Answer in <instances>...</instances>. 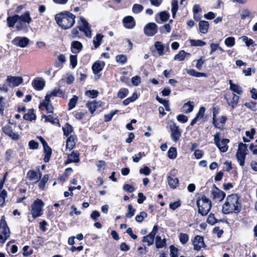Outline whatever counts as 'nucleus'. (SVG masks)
I'll return each mask as SVG.
<instances>
[{
  "label": "nucleus",
  "mask_w": 257,
  "mask_h": 257,
  "mask_svg": "<svg viewBox=\"0 0 257 257\" xmlns=\"http://www.w3.org/2000/svg\"><path fill=\"white\" fill-rule=\"evenodd\" d=\"M83 49L82 44L78 41H73L71 43V51L73 54L79 53Z\"/></svg>",
  "instance_id": "obj_20"
},
{
  "label": "nucleus",
  "mask_w": 257,
  "mask_h": 257,
  "mask_svg": "<svg viewBox=\"0 0 257 257\" xmlns=\"http://www.w3.org/2000/svg\"><path fill=\"white\" fill-rule=\"evenodd\" d=\"M49 178V175L48 174H45L43 176V178L40 180L38 184V186L40 189H41L42 190L44 189L46 184L47 183Z\"/></svg>",
  "instance_id": "obj_41"
},
{
  "label": "nucleus",
  "mask_w": 257,
  "mask_h": 257,
  "mask_svg": "<svg viewBox=\"0 0 257 257\" xmlns=\"http://www.w3.org/2000/svg\"><path fill=\"white\" fill-rule=\"evenodd\" d=\"M13 43L17 46L24 48L28 45L29 40L26 37L21 38L17 37L13 40Z\"/></svg>",
  "instance_id": "obj_18"
},
{
  "label": "nucleus",
  "mask_w": 257,
  "mask_h": 257,
  "mask_svg": "<svg viewBox=\"0 0 257 257\" xmlns=\"http://www.w3.org/2000/svg\"><path fill=\"white\" fill-rule=\"evenodd\" d=\"M177 156V151L175 147H171L168 151V157L170 159H174Z\"/></svg>",
  "instance_id": "obj_45"
},
{
  "label": "nucleus",
  "mask_w": 257,
  "mask_h": 257,
  "mask_svg": "<svg viewBox=\"0 0 257 257\" xmlns=\"http://www.w3.org/2000/svg\"><path fill=\"white\" fill-rule=\"evenodd\" d=\"M194 107V104L193 101H189L183 105V108L184 109L185 112L186 113L192 112Z\"/></svg>",
  "instance_id": "obj_40"
},
{
  "label": "nucleus",
  "mask_w": 257,
  "mask_h": 257,
  "mask_svg": "<svg viewBox=\"0 0 257 257\" xmlns=\"http://www.w3.org/2000/svg\"><path fill=\"white\" fill-rule=\"evenodd\" d=\"M53 96H59L60 97L64 98L65 92L60 89L55 88L49 93H48L46 95L45 99H46L47 101L51 100L50 98Z\"/></svg>",
  "instance_id": "obj_17"
},
{
  "label": "nucleus",
  "mask_w": 257,
  "mask_h": 257,
  "mask_svg": "<svg viewBox=\"0 0 257 257\" xmlns=\"http://www.w3.org/2000/svg\"><path fill=\"white\" fill-rule=\"evenodd\" d=\"M190 43L192 46H203L206 45V42L201 40H190Z\"/></svg>",
  "instance_id": "obj_51"
},
{
  "label": "nucleus",
  "mask_w": 257,
  "mask_h": 257,
  "mask_svg": "<svg viewBox=\"0 0 257 257\" xmlns=\"http://www.w3.org/2000/svg\"><path fill=\"white\" fill-rule=\"evenodd\" d=\"M8 193L7 191L3 189L0 192V207H3L5 205L6 198L7 197Z\"/></svg>",
  "instance_id": "obj_44"
},
{
  "label": "nucleus",
  "mask_w": 257,
  "mask_h": 257,
  "mask_svg": "<svg viewBox=\"0 0 257 257\" xmlns=\"http://www.w3.org/2000/svg\"><path fill=\"white\" fill-rule=\"evenodd\" d=\"M211 109L212 111V124L215 128H220L217 115L219 113L220 108L218 106H214Z\"/></svg>",
  "instance_id": "obj_19"
},
{
  "label": "nucleus",
  "mask_w": 257,
  "mask_h": 257,
  "mask_svg": "<svg viewBox=\"0 0 257 257\" xmlns=\"http://www.w3.org/2000/svg\"><path fill=\"white\" fill-rule=\"evenodd\" d=\"M214 190L211 192V197L213 201L215 202H220L224 200L226 197V193L219 188L213 185Z\"/></svg>",
  "instance_id": "obj_7"
},
{
  "label": "nucleus",
  "mask_w": 257,
  "mask_h": 257,
  "mask_svg": "<svg viewBox=\"0 0 257 257\" xmlns=\"http://www.w3.org/2000/svg\"><path fill=\"white\" fill-rule=\"evenodd\" d=\"M80 154L78 151H73L71 154L68 155L73 163H78L80 161L79 158Z\"/></svg>",
  "instance_id": "obj_48"
},
{
  "label": "nucleus",
  "mask_w": 257,
  "mask_h": 257,
  "mask_svg": "<svg viewBox=\"0 0 257 257\" xmlns=\"http://www.w3.org/2000/svg\"><path fill=\"white\" fill-rule=\"evenodd\" d=\"M42 117L45 118V122H49L53 124H58V126H60L59 120L57 117L54 118L52 115H43Z\"/></svg>",
  "instance_id": "obj_29"
},
{
  "label": "nucleus",
  "mask_w": 257,
  "mask_h": 257,
  "mask_svg": "<svg viewBox=\"0 0 257 257\" xmlns=\"http://www.w3.org/2000/svg\"><path fill=\"white\" fill-rule=\"evenodd\" d=\"M166 239L163 238L162 239L161 237L158 235L156 238V247L157 248H162L166 246Z\"/></svg>",
  "instance_id": "obj_35"
},
{
  "label": "nucleus",
  "mask_w": 257,
  "mask_h": 257,
  "mask_svg": "<svg viewBox=\"0 0 257 257\" xmlns=\"http://www.w3.org/2000/svg\"><path fill=\"white\" fill-rule=\"evenodd\" d=\"M86 105L92 114L94 113V111L98 107V102L95 101L88 102Z\"/></svg>",
  "instance_id": "obj_37"
},
{
  "label": "nucleus",
  "mask_w": 257,
  "mask_h": 257,
  "mask_svg": "<svg viewBox=\"0 0 257 257\" xmlns=\"http://www.w3.org/2000/svg\"><path fill=\"white\" fill-rule=\"evenodd\" d=\"M86 70H87L86 69H84L83 68H80L78 70L77 74H80V76L79 79L80 81L85 80L86 79V78H87V76L86 74H85Z\"/></svg>",
  "instance_id": "obj_57"
},
{
  "label": "nucleus",
  "mask_w": 257,
  "mask_h": 257,
  "mask_svg": "<svg viewBox=\"0 0 257 257\" xmlns=\"http://www.w3.org/2000/svg\"><path fill=\"white\" fill-rule=\"evenodd\" d=\"M169 248L170 257H178V248L174 245H171Z\"/></svg>",
  "instance_id": "obj_53"
},
{
  "label": "nucleus",
  "mask_w": 257,
  "mask_h": 257,
  "mask_svg": "<svg viewBox=\"0 0 257 257\" xmlns=\"http://www.w3.org/2000/svg\"><path fill=\"white\" fill-rule=\"evenodd\" d=\"M190 56V54L186 52L184 50H180L178 54H176L174 57V60H178L180 61H183L185 59V57L187 56Z\"/></svg>",
  "instance_id": "obj_39"
},
{
  "label": "nucleus",
  "mask_w": 257,
  "mask_h": 257,
  "mask_svg": "<svg viewBox=\"0 0 257 257\" xmlns=\"http://www.w3.org/2000/svg\"><path fill=\"white\" fill-rule=\"evenodd\" d=\"M225 45L228 47L233 46L235 44V39L233 37H229L225 39L224 41Z\"/></svg>",
  "instance_id": "obj_54"
},
{
  "label": "nucleus",
  "mask_w": 257,
  "mask_h": 257,
  "mask_svg": "<svg viewBox=\"0 0 257 257\" xmlns=\"http://www.w3.org/2000/svg\"><path fill=\"white\" fill-rule=\"evenodd\" d=\"M116 61L117 63H119L120 64H125L127 60V57L123 54H119L117 55L116 56Z\"/></svg>",
  "instance_id": "obj_52"
},
{
  "label": "nucleus",
  "mask_w": 257,
  "mask_h": 257,
  "mask_svg": "<svg viewBox=\"0 0 257 257\" xmlns=\"http://www.w3.org/2000/svg\"><path fill=\"white\" fill-rule=\"evenodd\" d=\"M179 238L181 243L185 244L189 240V236L186 233L181 232L179 234Z\"/></svg>",
  "instance_id": "obj_56"
},
{
  "label": "nucleus",
  "mask_w": 257,
  "mask_h": 257,
  "mask_svg": "<svg viewBox=\"0 0 257 257\" xmlns=\"http://www.w3.org/2000/svg\"><path fill=\"white\" fill-rule=\"evenodd\" d=\"M219 135V133H217L214 135V143L221 152L225 153L228 149L227 144L229 143V140L228 139H223L220 141Z\"/></svg>",
  "instance_id": "obj_5"
},
{
  "label": "nucleus",
  "mask_w": 257,
  "mask_h": 257,
  "mask_svg": "<svg viewBox=\"0 0 257 257\" xmlns=\"http://www.w3.org/2000/svg\"><path fill=\"white\" fill-rule=\"evenodd\" d=\"M44 205L45 204L41 199L37 198L34 200L29 209L32 217L34 219L40 217L43 214V208Z\"/></svg>",
  "instance_id": "obj_4"
},
{
  "label": "nucleus",
  "mask_w": 257,
  "mask_h": 257,
  "mask_svg": "<svg viewBox=\"0 0 257 257\" xmlns=\"http://www.w3.org/2000/svg\"><path fill=\"white\" fill-rule=\"evenodd\" d=\"M7 81L10 84L12 83L13 87H16L22 83L23 79L22 77L19 76H8Z\"/></svg>",
  "instance_id": "obj_21"
},
{
  "label": "nucleus",
  "mask_w": 257,
  "mask_h": 257,
  "mask_svg": "<svg viewBox=\"0 0 257 257\" xmlns=\"http://www.w3.org/2000/svg\"><path fill=\"white\" fill-rule=\"evenodd\" d=\"M193 245V249L196 251H200L203 247H206V245L204 241V237L202 236L197 235L195 236L192 240Z\"/></svg>",
  "instance_id": "obj_8"
},
{
  "label": "nucleus",
  "mask_w": 257,
  "mask_h": 257,
  "mask_svg": "<svg viewBox=\"0 0 257 257\" xmlns=\"http://www.w3.org/2000/svg\"><path fill=\"white\" fill-rule=\"evenodd\" d=\"M206 222L208 224H210L211 225H214L215 223H216L217 222H224V220H223V219H216L215 217L214 214H213L212 213H211L208 215V218L207 219Z\"/></svg>",
  "instance_id": "obj_33"
},
{
  "label": "nucleus",
  "mask_w": 257,
  "mask_h": 257,
  "mask_svg": "<svg viewBox=\"0 0 257 257\" xmlns=\"http://www.w3.org/2000/svg\"><path fill=\"white\" fill-rule=\"evenodd\" d=\"M63 135L66 137L70 136V134L73 132V128L72 125L68 122H66L62 127Z\"/></svg>",
  "instance_id": "obj_36"
},
{
  "label": "nucleus",
  "mask_w": 257,
  "mask_h": 257,
  "mask_svg": "<svg viewBox=\"0 0 257 257\" xmlns=\"http://www.w3.org/2000/svg\"><path fill=\"white\" fill-rule=\"evenodd\" d=\"M105 66L104 62L97 61L95 62L92 66V70L94 74H97L101 72Z\"/></svg>",
  "instance_id": "obj_22"
},
{
  "label": "nucleus",
  "mask_w": 257,
  "mask_h": 257,
  "mask_svg": "<svg viewBox=\"0 0 257 257\" xmlns=\"http://www.w3.org/2000/svg\"><path fill=\"white\" fill-rule=\"evenodd\" d=\"M247 145L242 143H239L237 152L239 153H247Z\"/></svg>",
  "instance_id": "obj_61"
},
{
  "label": "nucleus",
  "mask_w": 257,
  "mask_h": 257,
  "mask_svg": "<svg viewBox=\"0 0 257 257\" xmlns=\"http://www.w3.org/2000/svg\"><path fill=\"white\" fill-rule=\"evenodd\" d=\"M160 16V19L161 22H159L156 17L155 19L156 21L158 23H161V22H166L168 20L170 17V14L167 11H163L158 14Z\"/></svg>",
  "instance_id": "obj_32"
},
{
  "label": "nucleus",
  "mask_w": 257,
  "mask_h": 257,
  "mask_svg": "<svg viewBox=\"0 0 257 257\" xmlns=\"http://www.w3.org/2000/svg\"><path fill=\"white\" fill-rule=\"evenodd\" d=\"M147 217V213L145 211H141L139 214L136 216V220L141 223L143 221L144 219Z\"/></svg>",
  "instance_id": "obj_63"
},
{
  "label": "nucleus",
  "mask_w": 257,
  "mask_h": 257,
  "mask_svg": "<svg viewBox=\"0 0 257 257\" xmlns=\"http://www.w3.org/2000/svg\"><path fill=\"white\" fill-rule=\"evenodd\" d=\"M239 97L234 93L231 94V98L230 100L229 98H226L227 104L231 106L232 109H234L237 105Z\"/></svg>",
  "instance_id": "obj_23"
},
{
  "label": "nucleus",
  "mask_w": 257,
  "mask_h": 257,
  "mask_svg": "<svg viewBox=\"0 0 257 257\" xmlns=\"http://www.w3.org/2000/svg\"><path fill=\"white\" fill-rule=\"evenodd\" d=\"M19 15H15L13 16H9L7 18V26L10 28L14 27L15 24L18 21Z\"/></svg>",
  "instance_id": "obj_28"
},
{
  "label": "nucleus",
  "mask_w": 257,
  "mask_h": 257,
  "mask_svg": "<svg viewBox=\"0 0 257 257\" xmlns=\"http://www.w3.org/2000/svg\"><path fill=\"white\" fill-rule=\"evenodd\" d=\"M74 15L69 11H64L55 16V20L57 24L64 30L71 28L75 24Z\"/></svg>",
  "instance_id": "obj_2"
},
{
  "label": "nucleus",
  "mask_w": 257,
  "mask_h": 257,
  "mask_svg": "<svg viewBox=\"0 0 257 257\" xmlns=\"http://www.w3.org/2000/svg\"><path fill=\"white\" fill-rule=\"evenodd\" d=\"M155 47L158 51L159 55H163L164 53L165 47L161 42L157 41L155 43Z\"/></svg>",
  "instance_id": "obj_49"
},
{
  "label": "nucleus",
  "mask_w": 257,
  "mask_h": 257,
  "mask_svg": "<svg viewBox=\"0 0 257 257\" xmlns=\"http://www.w3.org/2000/svg\"><path fill=\"white\" fill-rule=\"evenodd\" d=\"M87 113V112L86 110H85L83 112H78L77 111H75L73 112V114L76 119L81 120L85 116Z\"/></svg>",
  "instance_id": "obj_55"
},
{
  "label": "nucleus",
  "mask_w": 257,
  "mask_h": 257,
  "mask_svg": "<svg viewBox=\"0 0 257 257\" xmlns=\"http://www.w3.org/2000/svg\"><path fill=\"white\" fill-rule=\"evenodd\" d=\"M196 205L198 213L203 216L207 215L212 207L211 200L205 195H199L197 197Z\"/></svg>",
  "instance_id": "obj_3"
},
{
  "label": "nucleus",
  "mask_w": 257,
  "mask_h": 257,
  "mask_svg": "<svg viewBox=\"0 0 257 257\" xmlns=\"http://www.w3.org/2000/svg\"><path fill=\"white\" fill-rule=\"evenodd\" d=\"M158 26L153 22L148 23L144 29L145 34L149 37L155 35L158 33Z\"/></svg>",
  "instance_id": "obj_9"
},
{
  "label": "nucleus",
  "mask_w": 257,
  "mask_h": 257,
  "mask_svg": "<svg viewBox=\"0 0 257 257\" xmlns=\"http://www.w3.org/2000/svg\"><path fill=\"white\" fill-rule=\"evenodd\" d=\"M80 19L82 22V26H78V29L84 32L86 36H90L91 32L88 23L82 17H81Z\"/></svg>",
  "instance_id": "obj_16"
},
{
  "label": "nucleus",
  "mask_w": 257,
  "mask_h": 257,
  "mask_svg": "<svg viewBox=\"0 0 257 257\" xmlns=\"http://www.w3.org/2000/svg\"><path fill=\"white\" fill-rule=\"evenodd\" d=\"M19 20L27 24H30L32 22L29 12H26L21 16H19Z\"/></svg>",
  "instance_id": "obj_34"
},
{
  "label": "nucleus",
  "mask_w": 257,
  "mask_h": 257,
  "mask_svg": "<svg viewBox=\"0 0 257 257\" xmlns=\"http://www.w3.org/2000/svg\"><path fill=\"white\" fill-rule=\"evenodd\" d=\"M167 180L171 188L175 189L178 186L179 179L178 178L168 176Z\"/></svg>",
  "instance_id": "obj_30"
},
{
  "label": "nucleus",
  "mask_w": 257,
  "mask_h": 257,
  "mask_svg": "<svg viewBox=\"0 0 257 257\" xmlns=\"http://www.w3.org/2000/svg\"><path fill=\"white\" fill-rule=\"evenodd\" d=\"M85 95L91 98H96L98 95V91L96 90H89L85 92Z\"/></svg>",
  "instance_id": "obj_60"
},
{
  "label": "nucleus",
  "mask_w": 257,
  "mask_h": 257,
  "mask_svg": "<svg viewBox=\"0 0 257 257\" xmlns=\"http://www.w3.org/2000/svg\"><path fill=\"white\" fill-rule=\"evenodd\" d=\"M37 116L34 113V109L31 108L28 110L27 113H25L23 115V119L26 120L32 121L36 119Z\"/></svg>",
  "instance_id": "obj_25"
},
{
  "label": "nucleus",
  "mask_w": 257,
  "mask_h": 257,
  "mask_svg": "<svg viewBox=\"0 0 257 257\" xmlns=\"http://www.w3.org/2000/svg\"><path fill=\"white\" fill-rule=\"evenodd\" d=\"M129 93V90L126 88H121L117 92V97L123 99L127 96Z\"/></svg>",
  "instance_id": "obj_46"
},
{
  "label": "nucleus",
  "mask_w": 257,
  "mask_h": 257,
  "mask_svg": "<svg viewBox=\"0 0 257 257\" xmlns=\"http://www.w3.org/2000/svg\"><path fill=\"white\" fill-rule=\"evenodd\" d=\"M2 130L6 135L11 138L12 140L16 141L20 139L19 135L13 132L11 126L6 125L2 127Z\"/></svg>",
  "instance_id": "obj_11"
},
{
  "label": "nucleus",
  "mask_w": 257,
  "mask_h": 257,
  "mask_svg": "<svg viewBox=\"0 0 257 257\" xmlns=\"http://www.w3.org/2000/svg\"><path fill=\"white\" fill-rule=\"evenodd\" d=\"M209 24L206 21H200L199 23V29L200 33L206 34L208 32Z\"/></svg>",
  "instance_id": "obj_26"
},
{
  "label": "nucleus",
  "mask_w": 257,
  "mask_h": 257,
  "mask_svg": "<svg viewBox=\"0 0 257 257\" xmlns=\"http://www.w3.org/2000/svg\"><path fill=\"white\" fill-rule=\"evenodd\" d=\"M42 177V173L38 171V173L36 171L30 170L27 174V178L29 181H34V183L38 182Z\"/></svg>",
  "instance_id": "obj_13"
},
{
  "label": "nucleus",
  "mask_w": 257,
  "mask_h": 257,
  "mask_svg": "<svg viewBox=\"0 0 257 257\" xmlns=\"http://www.w3.org/2000/svg\"><path fill=\"white\" fill-rule=\"evenodd\" d=\"M46 84L45 81L41 77H37L32 82L33 87L37 91L42 90Z\"/></svg>",
  "instance_id": "obj_12"
},
{
  "label": "nucleus",
  "mask_w": 257,
  "mask_h": 257,
  "mask_svg": "<svg viewBox=\"0 0 257 257\" xmlns=\"http://www.w3.org/2000/svg\"><path fill=\"white\" fill-rule=\"evenodd\" d=\"M229 83L230 84V89L236 93L238 94H241L242 93L241 88L238 85L232 82L231 80H229Z\"/></svg>",
  "instance_id": "obj_38"
},
{
  "label": "nucleus",
  "mask_w": 257,
  "mask_h": 257,
  "mask_svg": "<svg viewBox=\"0 0 257 257\" xmlns=\"http://www.w3.org/2000/svg\"><path fill=\"white\" fill-rule=\"evenodd\" d=\"M128 208V212H127L125 214V216L127 218H132L135 213L136 209L135 208H133V206L132 204H129L127 206Z\"/></svg>",
  "instance_id": "obj_62"
},
{
  "label": "nucleus",
  "mask_w": 257,
  "mask_h": 257,
  "mask_svg": "<svg viewBox=\"0 0 257 257\" xmlns=\"http://www.w3.org/2000/svg\"><path fill=\"white\" fill-rule=\"evenodd\" d=\"M76 139V136H68L66 140V147L69 150H72L75 146V140Z\"/></svg>",
  "instance_id": "obj_31"
},
{
  "label": "nucleus",
  "mask_w": 257,
  "mask_h": 257,
  "mask_svg": "<svg viewBox=\"0 0 257 257\" xmlns=\"http://www.w3.org/2000/svg\"><path fill=\"white\" fill-rule=\"evenodd\" d=\"M44 157L43 161L45 163H48L51 159L52 154V149L50 146L43 148Z\"/></svg>",
  "instance_id": "obj_27"
},
{
  "label": "nucleus",
  "mask_w": 257,
  "mask_h": 257,
  "mask_svg": "<svg viewBox=\"0 0 257 257\" xmlns=\"http://www.w3.org/2000/svg\"><path fill=\"white\" fill-rule=\"evenodd\" d=\"M138 98L137 93L136 92H134L132 96L127 98L124 99L122 103L124 105L126 106L128 105L131 102L135 101Z\"/></svg>",
  "instance_id": "obj_43"
},
{
  "label": "nucleus",
  "mask_w": 257,
  "mask_h": 257,
  "mask_svg": "<svg viewBox=\"0 0 257 257\" xmlns=\"http://www.w3.org/2000/svg\"><path fill=\"white\" fill-rule=\"evenodd\" d=\"M169 128L171 131V138L172 140L177 143L181 137V130L179 128V126L177 125L173 121L171 122L169 125Z\"/></svg>",
  "instance_id": "obj_6"
},
{
  "label": "nucleus",
  "mask_w": 257,
  "mask_h": 257,
  "mask_svg": "<svg viewBox=\"0 0 257 257\" xmlns=\"http://www.w3.org/2000/svg\"><path fill=\"white\" fill-rule=\"evenodd\" d=\"M242 209V201L240 195L232 193L227 196L222 205V212L224 214H238Z\"/></svg>",
  "instance_id": "obj_1"
},
{
  "label": "nucleus",
  "mask_w": 257,
  "mask_h": 257,
  "mask_svg": "<svg viewBox=\"0 0 257 257\" xmlns=\"http://www.w3.org/2000/svg\"><path fill=\"white\" fill-rule=\"evenodd\" d=\"M241 39H242V41L245 43V44L247 47H249L250 45H253V46L255 45L253 40L251 39L248 38L246 36H242L241 37Z\"/></svg>",
  "instance_id": "obj_58"
},
{
  "label": "nucleus",
  "mask_w": 257,
  "mask_h": 257,
  "mask_svg": "<svg viewBox=\"0 0 257 257\" xmlns=\"http://www.w3.org/2000/svg\"><path fill=\"white\" fill-rule=\"evenodd\" d=\"M256 102L253 101H250L249 102H246L244 103V105L248 109L251 110L253 111L256 110Z\"/></svg>",
  "instance_id": "obj_64"
},
{
  "label": "nucleus",
  "mask_w": 257,
  "mask_h": 257,
  "mask_svg": "<svg viewBox=\"0 0 257 257\" xmlns=\"http://www.w3.org/2000/svg\"><path fill=\"white\" fill-rule=\"evenodd\" d=\"M122 23L124 28L128 29H133L136 26V21L133 17L127 16L122 19Z\"/></svg>",
  "instance_id": "obj_14"
},
{
  "label": "nucleus",
  "mask_w": 257,
  "mask_h": 257,
  "mask_svg": "<svg viewBox=\"0 0 257 257\" xmlns=\"http://www.w3.org/2000/svg\"><path fill=\"white\" fill-rule=\"evenodd\" d=\"M172 6V17L173 18H175L176 15V13L178 11L179 7H178V2L177 0H173L171 3Z\"/></svg>",
  "instance_id": "obj_47"
},
{
  "label": "nucleus",
  "mask_w": 257,
  "mask_h": 257,
  "mask_svg": "<svg viewBox=\"0 0 257 257\" xmlns=\"http://www.w3.org/2000/svg\"><path fill=\"white\" fill-rule=\"evenodd\" d=\"M23 255L24 256H28L33 252V250L29 245H25L23 248Z\"/></svg>",
  "instance_id": "obj_59"
},
{
  "label": "nucleus",
  "mask_w": 257,
  "mask_h": 257,
  "mask_svg": "<svg viewBox=\"0 0 257 257\" xmlns=\"http://www.w3.org/2000/svg\"><path fill=\"white\" fill-rule=\"evenodd\" d=\"M73 172V170L72 168L69 167L65 169L64 173L58 177V179L62 183H63L66 181V180L69 177V176Z\"/></svg>",
  "instance_id": "obj_24"
},
{
  "label": "nucleus",
  "mask_w": 257,
  "mask_h": 257,
  "mask_svg": "<svg viewBox=\"0 0 257 257\" xmlns=\"http://www.w3.org/2000/svg\"><path fill=\"white\" fill-rule=\"evenodd\" d=\"M39 108L41 110H46L47 113H53L54 110V107L51 102V100H48L45 99L44 101L40 102L39 105Z\"/></svg>",
  "instance_id": "obj_15"
},
{
  "label": "nucleus",
  "mask_w": 257,
  "mask_h": 257,
  "mask_svg": "<svg viewBox=\"0 0 257 257\" xmlns=\"http://www.w3.org/2000/svg\"><path fill=\"white\" fill-rule=\"evenodd\" d=\"M78 101V97L76 95H73V97L69 100L68 102V110H71L74 108Z\"/></svg>",
  "instance_id": "obj_50"
},
{
  "label": "nucleus",
  "mask_w": 257,
  "mask_h": 257,
  "mask_svg": "<svg viewBox=\"0 0 257 257\" xmlns=\"http://www.w3.org/2000/svg\"><path fill=\"white\" fill-rule=\"evenodd\" d=\"M0 232L5 236V239H8L10 236L9 227L6 220L5 215H3L0 221Z\"/></svg>",
  "instance_id": "obj_10"
},
{
  "label": "nucleus",
  "mask_w": 257,
  "mask_h": 257,
  "mask_svg": "<svg viewBox=\"0 0 257 257\" xmlns=\"http://www.w3.org/2000/svg\"><path fill=\"white\" fill-rule=\"evenodd\" d=\"M103 36L101 34H97L94 38L93 43L95 48H97L101 44Z\"/></svg>",
  "instance_id": "obj_42"
}]
</instances>
